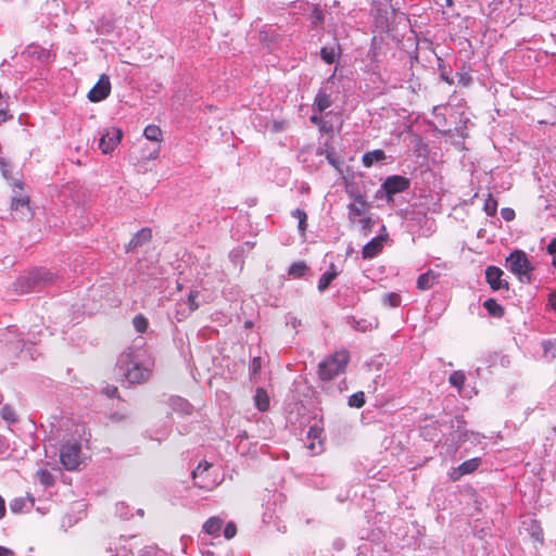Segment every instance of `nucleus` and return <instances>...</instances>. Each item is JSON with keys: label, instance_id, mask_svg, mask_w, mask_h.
I'll list each match as a JSON object with an SVG mask.
<instances>
[{"label": "nucleus", "instance_id": "1", "mask_svg": "<svg viewBox=\"0 0 556 556\" xmlns=\"http://www.w3.org/2000/svg\"><path fill=\"white\" fill-rule=\"evenodd\" d=\"M117 367L129 383H141L150 377V369L142 365L140 351L132 348L119 355Z\"/></svg>", "mask_w": 556, "mask_h": 556}, {"label": "nucleus", "instance_id": "2", "mask_svg": "<svg viewBox=\"0 0 556 556\" xmlns=\"http://www.w3.org/2000/svg\"><path fill=\"white\" fill-rule=\"evenodd\" d=\"M350 362L349 352L345 350L337 351L327 356L318 366V375L321 380L329 381L338 375L344 372Z\"/></svg>", "mask_w": 556, "mask_h": 556}, {"label": "nucleus", "instance_id": "3", "mask_svg": "<svg viewBox=\"0 0 556 556\" xmlns=\"http://www.w3.org/2000/svg\"><path fill=\"white\" fill-rule=\"evenodd\" d=\"M505 267L517 276L518 280L522 283L531 282V274L534 266L528 258V255L522 250L513 251L505 260Z\"/></svg>", "mask_w": 556, "mask_h": 556}, {"label": "nucleus", "instance_id": "4", "mask_svg": "<svg viewBox=\"0 0 556 556\" xmlns=\"http://www.w3.org/2000/svg\"><path fill=\"white\" fill-rule=\"evenodd\" d=\"M450 428V440L453 444H455V448L457 450L464 442L473 437L475 440H479V433L473 431H468L466 426V420L463 416H456L454 419H450L447 421Z\"/></svg>", "mask_w": 556, "mask_h": 556}, {"label": "nucleus", "instance_id": "5", "mask_svg": "<svg viewBox=\"0 0 556 556\" xmlns=\"http://www.w3.org/2000/svg\"><path fill=\"white\" fill-rule=\"evenodd\" d=\"M81 446L77 440L66 441L60 450V460L67 470L76 469L80 464Z\"/></svg>", "mask_w": 556, "mask_h": 556}, {"label": "nucleus", "instance_id": "6", "mask_svg": "<svg viewBox=\"0 0 556 556\" xmlns=\"http://www.w3.org/2000/svg\"><path fill=\"white\" fill-rule=\"evenodd\" d=\"M409 187L410 180L407 177L401 175L389 176L381 184V190L384 192L388 202L392 201L395 194L408 190Z\"/></svg>", "mask_w": 556, "mask_h": 556}, {"label": "nucleus", "instance_id": "7", "mask_svg": "<svg viewBox=\"0 0 556 556\" xmlns=\"http://www.w3.org/2000/svg\"><path fill=\"white\" fill-rule=\"evenodd\" d=\"M123 132L119 128L112 127L106 129L99 139V149L104 154L111 153L121 142Z\"/></svg>", "mask_w": 556, "mask_h": 556}, {"label": "nucleus", "instance_id": "8", "mask_svg": "<svg viewBox=\"0 0 556 556\" xmlns=\"http://www.w3.org/2000/svg\"><path fill=\"white\" fill-rule=\"evenodd\" d=\"M503 276L504 271L497 266L491 265L485 268V280L493 291H508V281L504 279Z\"/></svg>", "mask_w": 556, "mask_h": 556}, {"label": "nucleus", "instance_id": "9", "mask_svg": "<svg viewBox=\"0 0 556 556\" xmlns=\"http://www.w3.org/2000/svg\"><path fill=\"white\" fill-rule=\"evenodd\" d=\"M111 92V83L108 75L102 74L97 84L89 90L88 99L90 102H100L106 99Z\"/></svg>", "mask_w": 556, "mask_h": 556}, {"label": "nucleus", "instance_id": "10", "mask_svg": "<svg viewBox=\"0 0 556 556\" xmlns=\"http://www.w3.org/2000/svg\"><path fill=\"white\" fill-rule=\"evenodd\" d=\"M212 467V464L202 460L199 465L192 470L191 476L193 479V483L195 486L204 490H212L215 486V483L210 481L206 477V472Z\"/></svg>", "mask_w": 556, "mask_h": 556}, {"label": "nucleus", "instance_id": "11", "mask_svg": "<svg viewBox=\"0 0 556 556\" xmlns=\"http://www.w3.org/2000/svg\"><path fill=\"white\" fill-rule=\"evenodd\" d=\"M481 465V458L475 457L462 463L459 466L452 468L448 477L452 481H458L463 476L472 473Z\"/></svg>", "mask_w": 556, "mask_h": 556}, {"label": "nucleus", "instance_id": "12", "mask_svg": "<svg viewBox=\"0 0 556 556\" xmlns=\"http://www.w3.org/2000/svg\"><path fill=\"white\" fill-rule=\"evenodd\" d=\"M442 427H447V421H434L421 428V437L427 441H440L442 437Z\"/></svg>", "mask_w": 556, "mask_h": 556}, {"label": "nucleus", "instance_id": "13", "mask_svg": "<svg viewBox=\"0 0 556 556\" xmlns=\"http://www.w3.org/2000/svg\"><path fill=\"white\" fill-rule=\"evenodd\" d=\"M367 207L366 197L362 193H357L354 197V202L348 205L349 219L354 222L357 216H362Z\"/></svg>", "mask_w": 556, "mask_h": 556}, {"label": "nucleus", "instance_id": "14", "mask_svg": "<svg viewBox=\"0 0 556 556\" xmlns=\"http://www.w3.org/2000/svg\"><path fill=\"white\" fill-rule=\"evenodd\" d=\"M317 155H325L328 163L339 173H342L344 161L336 153L333 148H318Z\"/></svg>", "mask_w": 556, "mask_h": 556}, {"label": "nucleus", "instance_id": "15", "mask_svg": "<svg viewBox=\"0 0 556 556\" xmlns=\"http://www.w3.org/2000/svg\"><path fill=\"white\" fill-rule=\"evenodd\" d=\"M331 104V94L326 91V88H320L314 99L313 110L317 113H323L330 108Z\"/></svg>", "mask_w": 556, "mask_h": 556}, {"label": "nucleus", "instance_id": "16", "mask_svg": "<svg viewBox=\"0 0 556 556\" xmlns=\"http://www.w3.org/2000/svg\"><path fill=\"white\" fill-rule=\"evenodd\" d=\"M439 274L429 269L428 271L418 276L416 286L419 290L426 291L431 289L439 280Z\"/></svg>", "mask_w": 556, "mask_h": 556}, {"label": "nucleus", "instance_id": "17", "mask_svg": "<svg viewBox=\"0 0 556 556\" xmlns=\"http://www.w3.org/2000/svg\"><path fill=\"white\" fill-rule=\"evenodd\" d=\"M152 238V231L150 228H142L140 229L129 241L126 251H132L138 247H141L149 242Z\"/></svg>", "mask_w": 556, "mask_h": 556}, {"label": "nucleus", "instance_id": "18", "mask_svg": "<svg viewBox=\"0 0 556 556\" xmlns=\"http://www.w3.org/2000/svg\"><path fill=\"white\" fill-rule=\"evenodd\" d=\"M54 278V274L46 268H37L29 273V279L38 282L40 289L47 283H51Z\"/></svg>", "mask_w": 556, "mask_h": 556}, {"label": "nucleus", "instance_id": "19", "mask_svg": "<svg viewBox=\"0 0 556 556\" xmlns=\"http://www.w3.org/2000/svg\"><path fill=\"white\" fill-rule=\"evenodd\" d=\"M14 286L15 291L20 294H25L40 290L38 282H35L33 279H29V274L27 276L20 277L14 283Z\"/></svg>", "mask_w": 556, "mask_h": 556}, {"label": "nucleus", "instance_id": "20", "mask_svg": "<svg viewBox=\"0 0 556 556\" xmlns=\"http://www.w3.org/2000/svg\"><path fill=\"white\" fill-rule=\"evenodd\" d=\"M14 286L15 291L20 294H25L40 290L38 282H35L33 279H29V274L27 276L20 277L14 283Z\"/></svg>", "mask_w": 556, "mask_h": 556}, {"label": "nucleus", "instance_id": "21", "mask_svg": "<svg viewBox=\"0 0 556 556\" xmlns=\"http://www.w3.org/2000/svg\"><path fill=\"white\" fill-rule=\"evenodd\" d=\"M386 159V152L381 149H376L364 153L362 156V163L365 167L369 168L375 164L382 163Z\"/></svg>", "mask_w": 556, "mask_h": 556}, {"label": "nucleus", "instance_id": "22", "mask_svg": "<svg viewBox=\"0 0 556 556\" xmlns=\"http://www.w3.org/2000/svg\"><path fill=\"white\" fill-rule=\"evenodd\" d=\"M0 172H1L2 176H3V178L10 184L11 187L17 188L20 190L23 189V182L21 180H18V179H15L12 176L11 165L3 157H0Z\"/></svg>", "mask_w": 556, "mask_h": 556}, {"label": "nucleus", "instance_id": "23", "mask_svg": "<svg viewBox=\"0 0 556 556\" xmlns=\"http://www.w3.org/2000/svg\"><path fill=\"white\" fill-rule=\"evenodd\" d=\"M341 54V47L338 42H336L331 47H323L320 49V58L327 64H332L337 61V59Z\"/></svg>", "mask_w": 556, "mask_h": 556}, {"label": "nucleus", "instance_id": "24", "mask_svg": "<svg viewBox=\"0 0 556 556\" xmlns=\"http://www.w3.org/2000/svg\"><path fill=\"white\" fill-rule=\"evenodd\" d=\"M382 249V238L375 237L363 248L362 255L364 258L375 257Z\"/></svg>", "mask_w": 556, "mask_h": 556}, {"label": "nucleus", "instance_id": "25", "mask_svg": "<svg viewBox=\"0 0 556 556\" xmlns=\"http://www.w3.org/2000/svg\"><path fill=\"white\" fill-rule=\"evenodd\" d=\"M338 271L336 270L334 264H330L329 270L325 271L318 281V291L324 292L328 289L330 283L337 278Z\"/></svg>", "mask_w": 556, "mask_h": 556}, {"label": "nucleus", "instance_id": "26", "mask_svg": "<svg viewBox=\"0 0 556 556\" xmlns=\"http://www.w3.org/2000/svg\"><path fill=\"white\" fill-rule=\"evenodd\" d=\"M169 405L173 410L189 415L192 412V405L180 396H173L169 399Z\"/></svg>", "mask_w": 556, "mask_h": 556}, {"label": "nucleus", "instance_id": "27", "mask_svg": "<svg viewBox=\"0 0 556 556\" xmlns=\"http://www.w3.org/2000/svg\"><path fill=\"white\" fill-rule=\"evenodd\" d=\"M253 399L254 404L260 412H266L269 408V396L265 389L257 388Z\"/></svg>", "mask_w": 556, "mask_h": 556}, {"label": "nucleus", "instance_id": "28", "mask_svg": "<svg viewBox=\"0 0 556 556\" xmlns=\"http://www.w3.org/2000/svg\"><path fill=\"white\" fill-rule=\"evenodd\" d=\"M13 350H20V354L22 358L36 359L37 351L33 346L26 348V342L23 338L18 339L13 346Z\"/></svg>", "mask_w": 556, "mask_h": 556}, {"label": "nucleus", "instance_id": "29", "mask_svg": "<svg viewBox=\"0 0 556 556\" xmlns=\"http://www.w3.org/2000/svg\"><path fill=\"white\" fill-rule=\"evenodd\" d=\"M223 527V520L218 517H211L203 525L205 533L211 535H218Z\"/></svg>", "mask_w": 556, "mask_h": 556}, {"label": "nucleus", "instance_id": "30", "mask_svg": "<svg viewBox=\"0 0 556 556\" xmlns=\"http://www.w3.org/2000/svg\"><path fill=\"white\" fill-rule=\"evenodd\" d=\"M27 501L30 502V505H34V497L27 496V497H15L10 502V509L14 514L22 513L24 508L26 507Z\"/></svg>", "mask_w": 556, "mask_h": 556}, {"label": "nucleus", "instance_id": "31", "mask_svg": "<svg viewBox=\"0 0 556 556\" xmlns=\"http://www.w3.org/2000/svg\"><path fill=\"white\" fill-rule=\"evenodd\" d=\"M143 136L154 143L162 141V130L156 125H148L143 130Z\"/></svg>", "mask_w": 556, "mask_h": 556}, {"label": "nucleus", "instance_id": "32", "mask_svg": "<svg viewBox=\"0 0 556 556\" xmlns=\"http://www.w3.org/2000/svg\"><path fill=\"white\" fill-rule=\"evenodd\" d=\"M483 307L493 317H502L504 315V308L494 299L485 300Z\"/></svg>", "mask_w": 556, "mask_h": 556}, {"label": "nucleus", "instance_id": "33", "mask_svg": "<svg viewBox=\"0 0 556 556\" xmlns=\"http://www.w3.org/2000/svg\"><path fill=\"white\" fill-rule=\"evenodd\" d=\"M308 269V266L304 262H295L289 267L288 274L294 278H301Z\"/></svg>", "mask_w": 556, "mask_h": 556}, {"label": "nucleus", "instance_id": "34", "mask_svg": "<svg viewBox=\"0 0 556 556\" xmlns=\"http://www.w3.org/2000/svg\"><path fill=\"white\" fill-rule=\"evenodd\" d=\"M530 535L531 538L542 544L543 543V540H544V533H543V529L541 528V526L535 521V520H532L531 521V526H530Z\"/></svg>", "mask_w": 556, "mask_h": 556}, {"label": "nucleus", "instance_id": "35", "mask_svg": "<svg viewBox=\"0 0 556 556\" xmlns=\"http://www.w3.org/2000/svg\"><path fill=\"white\" fill-rule=\"evenodd\" d=\"M466 377L465 374L460 370H456L450 375L448 381L450 383L457 388L459 391L465 383Z\"/></svg>", "mask_w": 556, "mask_h": 556}, {"label": "nucleus", "instance_id": "36", "mask_svg": "<svg viewBox=\"0 0 556 556\" xmlns=\"http://www.w3.org/2000/svg\"><path fill=\"white\" fill-rule=\"evenodd\" d=\"M348 405L350 407L361 408L365 405V393L358 391L349 397Z\"/></svg>", "mask_w": 556, "mask_h": 556}, {"label": "nucleus", "instance_id": "37", "mask_svg": "<svg viewBox=\"0 0 556 556\" xmlns=\"http://www.w3.org/2000/svg\"><path fill=\"white\" fill-rule=\"evenodd\" d=\"M132 325L137 332L143 333L148 329L149 321L143 315L138 314L134 317Z\"/></svg>", "mask_w": 556, "mask_h": 556}, {"label": "nucleus", "instance_id": "38", "mask_svg": "<svg viewBox=\"0 0 556 556\" xmlns=\"http://www.w3.org/2000/svg\"><path fill=\"white\" fill-rule=\"evenodd\" d=\"M29 198L26 195H14L11 201V210L17 211L23 207L28 208Z\"/></svg>", "mask_w": 556, "mask_h": 556}, {"label": "nucleus", "instance_id": "39", "mask_svg": "<svg viewBox=\"0 0 556 556\" xmlns=\"http://www.w3.org/2000/svg\"><path fill=\"white\" fill-rule=\"evenodd\" d=\"M200 291L198 290H191L187 298V304L189 306V312H195L200 307V303L198 301V298L200 296Z\"/></svg>", "mask_w": 556, "mask_h": 556}, {"label": "nucleus", "instance_id": "40", "mask_svg": "<svg viewBox=\"0 0 556 556\" xmlns=\"http://www.w3.org/2000/svg\"><path fill=\"white\" fill-rule=\"evenodd\" d=\"M483 211L488 216H494L497 211V201L489 194L488 199L484 202Z\"/></svg>", "mask_w": 556, "mask_h": 556}, {"label": "nucleus", "instance_id": "41", "mask_svg": "<svg viewBox=\"0 0 556 556\" xmlns=\"http://www.w3.org/2000/svg\"><path fill=\"white\" fill-rule=\"evenodd\" d=\"M383 305L390 306V307H397L401 304V295L397 293H388L383 295L382 298Z\"/></svg>", "mask_w": 556, "mask_h": 556}, {"label": "nucleus", "instance_id": "42", "mask_svg": "<svg viewBox=\"0 0 556 556\" xmlns=\"http://www.w3.org/2000/svg\"><path fill=\"white\" fill-rule=\"evenodd\" d=\"M291 214L293 217L299 219V230L301 232H304L306 229V219H307L306 213L301 208H295L294 211H292Z\"/></svg>", "mask_w": 556, "mask_h": 556}, {"label": "nucleus", "instance_id": "43", "mask_svg": "<svg viewBox=\"0 0 556 556\" xmlns=\"http://www.w3.org/2000/svg\"><path fill=\"white\" fill-rule=\"evenodd\" d=\"M261 368H262L261 357H258V356L253 357V359L251 361L250 367H249L250 376L251 377L256 376L260 372Z\"/></svg>", "mask_w": 556, "mask_h": 556}, {"label": "nucleus", "instance_id": "44", "mask_svg": "<svg viewBox=\"0 0 556 556\" xmlns=\"http://www.w3.org/2000/svg\"><path fill=\"white\" fill-rule=\"evenodd\" d=\"M237 533V527L233 522H228L225 528H224V536L227 539V540H230L232 539Z\"/></svg>", "mask_w": 556, "mask_h": 556}, {"label": "nucleus", "instance_id": "45", "mask_svg": "<svg viewBox=\"0 0 556 556\" xmlns=\"http://www.w3.org/2000/svg\"><path fill=\"white\" fill-rule=\"evenodd\" d=\"M501 216L505 222H511L516 214L515 211L510 207H504L501 210Z\"/></svg>", "mask_w": 556, "mask_h": 556}, {"label": "nucleus", "instance_id": "46", "mask_svg": "<svg viewBox=\"0 0 556 556\" xmlns=\"http://www.w3.org/2000/svg\"><path fill=\"white\" fill-rule=\"evenodd\" d=\"M458 83L463 86H469L472 81L471 76L468 73H457Z\"/></svg>", "mask_w": 556, "mask_h": 556}, {"label": "nucleus", "instance_id": "47", "mask_svg": "<svg viewBox=\"0 0 556 556\" xmlns=\"http://www.w3.org/2000/svg\"><path fill=\"white\" fill-rule=\"evenodd\" d=\"M103 394H105L108 397H115L118 393V389L115 386L108 384L102 390Z\"/></svg>", "mask_w": 556, "mask_h": 556}, {"label": "nucleus", "instance_id": "48", "mask_svg": "<svg viewBox=\"0 0 556 556\" xmlns=\"http://www.w3.org/2000/svg\"><path fill=\"white\" fill-rule=\"evenodd\" d=\"M440 70H441V73H440L441 79L444 80L445 83H447L448 85H453L454 84V79L450 76V74L446 71L445 66L440 65Z\"/></svg>", "mask_w": 556, "mask_h": 556}, {"label": "nucleus", "instance_id": "49", "mask_svg": "<svg viewBox=\"0 0 556 556\" xmlns=\"http://www.w3.org/2000/svg\"><path fill=\"white\" fill-rule=\"evenodd\" d=\"M40 476V482L45 485H49L51 483L52 477L47 470H40L38 472Z\"/></svg>", "mask_w": 556, "mask_h": 556}, {"label": "nucleus", "instance_id": "50", "mask_svg": "<svg viewBox=\"0 0 556 556\" xmlns=\"http://www.w3.org/2000/svg\"><path fill=\"white\" fill-rule=\"evenodd\" d=\"M332 547L334 551L340 552L345 547V542L341 538H337L332 542Z\"/></svg>", "mask_w": 556, "mask_h": 556}, {"label": "nucleus", "instance_id": "51", "mask_svg": "<svg viewBox=\"0 0 556 556\" xmlns=\"http://www.w3.org/2000/svg\"><path fill=\"white\" fill-rule=\"evenodd\" d=\"M368 324L366 320H354L353 327L358 331H366L368 329Z\"/></svg>", "mask_w": 556, "mask_h": 556}, {"label": "nucleus", "instance_id": "52", "mask_svg": "<svg viewBox=\"0 0 556 556\" xmlns=\"http://www.w3.org/2000/svg\"><path fill=\"white\" fill-rule=\"evenodd\" d=\"M548 306L556 311V289L548 294Z\"/></svg>", "mask_w": 556, "mask_h": 556}, {"label": "nucleus", "instance_id": "53", "mask_svg": "<svg viewBox=\"0 0 556 556\" xmlns=\"http://www.w3.org/2000/svg\"><path fill=\"white\" fill-rule=\"evenodd\" d=\"M125 509H127V507L125 506L124 503H119L116 505V510L122 518H128V511H125Z\"/></svg>", "mask_w": 556, "mask_h": 556}, {"label": "nucleus", "instance_id": "54", "mask_svg": "<svg viewBox=\"0 0 556 556\" xmlns=\"http://www.w3.org/2000/svg\"><path fill=\"white\" fill-rule=\"evenodd\" d=\"M546 251L548 254H556V238L551 240V242L546 247Z\"/></svg>", "mask_w": 556, "mask_h": 556}, {"label": "nucleus", "instance_id": "55", "mask_svg": "<svg viewBox=\"0 0 556 556\" xmlns=\"http://www.w3.org/2000/svg\"><path fill=\"white\" fill-rule=\"evenodd\" d=\"M309 121L311 123H313L314 125H324V119L321 116L317 115V114H313L311 117H309Z\"/></svg>", "mask_w": 556, "mask_h": 556}, {"label": "nucleus", "instance_id": "56", "mask_svg": "<svg viewBox=\"0 0 556 556\" xmlns=\"http://www.w3.org/2000/svg\"><path fill=\"white\" fill-rule=\"evenodd\" d=\"M359 223L362 224V228L364 230H367L371 227V218H369V217L359 219Z\"/></svg>", "mask_w": 556, "mask_h": 556}, {"label": "nucleus", "instance_id": "57", "mask_svg": "<svg viewBox=\"0 0 556 556\" xmlns=\"http://www.w3.org/2000/svg\"><path fill=\"white\" fill-rule=\"evenodd\" d=\"M0 556H14V552L8 547L0 545Z\"/></svg>", "mask_w": 556, "mask_h": 556}, {"label": "nucleus", "instance_id": "58", "mask_svg": "<svg viewBox=\"0 0 556 556\" xmlns=\"http://www.w3.org/2000/svg\"><path fill=\"white\" fill-rule=\"evenodd\" d=\"M2 417H3L4 419H7V420H13V418H12V412L10 410V408H9V407L4 406V407L2 408Z\"/></svg>", "mask_w": 556, "mask_h": 556}, {"label": "nucleus", "instance_id": "59", "mask_svg": "<svg viewBox=\"0 0 556 556\" xmlns=\"http://www.w3.org/2000/svg\"><path fill=\"white\" fill-rule=\"evenodd\" d=\"M5 502L3 497L0 495V519H2L5 516Z\"/></svg>", "mask_w": 556, "mask_h": 556}, {"label": "nucleus", "instance_id": "60", "mask_svg": "<svg viewBox=\"0 0 556 556\" xmlns=\"http://www.w3.org/2000/svg\"><path fill=\"white\" fill-rule=\"evenodd\" d=\"M8 448L7 442L2 435H0V455L4 454Z\"/></svg>", "mask_w": 556, "mask_h": 556}, {"label": "nucleus", "instance_id": "61", "mask_svg": "<svg viewBox=\"0 0 556 556\" xmlns=\"http://www.w3.org/2000/svg\"><path fill=\"white\" fill-rule=\"evenodd\" d=\"M437 4H439L440 7H452L453 5V0H435Z\"/></svg>", "mask_w": 556, "mask_h": 556}, {"label": "nucleus", "instance_id": "62", "mask_svg": "<svg viewBox=\"0 0 556 556\" xmlns=\"http://www.w3.org/2000/svg\"><path fill=\"white\" fill-rule=\"evenodd\" d=\"M346 193L349 194V197H350L351 199H353V200H354V197H355L357 193H361V192H359V191H354L353 189L348 188V189H346Z\"/></svg>", "mask_w": 556, "mask_h": 556}, {"label": "nucleus", "instance_id": "63", "mask_svg": "<svg viewBox=\"0 0 556 556\" xmlns=\"http://www.w3.org/2000/svg\"><path fill=\"white\" fill-rule=\"evenodd\" d=\"M159 155V149H154L152 152L149 153L148 159H156Z\"/></svg>", "mask_w": 556, "mask_h": 556}, {"label": "nucleus", "instance_id": "64", "mask_svg": "<svg viewBox=\"0 0 556 556\" xmlns=\"http://www.w3.org/2000/svg\"><path fill=\"white\" fill-rule=\"evenodd\" d=\"M315 20H316L317 22H323V21H324V14H323L320 11H317V12L315 13Z\"/></svg>", "mask_w": 556, "mask_h": 556}]
</instances>
